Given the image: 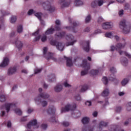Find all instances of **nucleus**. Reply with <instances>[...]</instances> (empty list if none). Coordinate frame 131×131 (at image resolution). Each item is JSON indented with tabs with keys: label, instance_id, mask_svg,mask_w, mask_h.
Listing matches in <instances>:
<instances>
[{
	"label": "nucleus",
	"instance_id": "48",
	"mask_svg": "<svg viewBox=\"0 0 131 131\" xmlns=\"http://www.w3.org/2000/svg\"><path fill=\"white\" fill-rule=\"evenodd\" d=\"M42 69H37L35 70V74H37V73H40Z\"/></svg>",
	"mask_w": 131,
	"mask_h": 131
},
{
	"label": "nucleus",
	"instance_id": "12",
	"mask_svg": "<svg viewBox=\"0 0 131 131\" xmlns=\"http://www.w3.org/2000/svg\"><path fill=\"white\" fill-rule=\"evenodd\" d=\"M62 90H63V86L60 84H57L54 87V91L55 93H60Z\"/></svg>",
	"mask_w": 131,
	"mask_h": 131
},
{
	"label": "nucleus",
	"instance_id": "43",
	"mask_svg": "<svg viewBox=\"0 0 131 131\" xmlns=\"http://www.w3.org/2000/svg\"><path fill=\"white\" fill-rule=\"evenodd\" d=\"M41 40L42 42H45L47 41V36L46 35H43L41 37Z\"/></svg>",
	"mask_w": 131,
	"mask_h": 131
},
{
	"label": "nucleus",
	"instance_id": "1",
	"mask_svg": "<svg viewBox=\"0 0 131 131\" xmlns=\"http://www.w3.org/2000/svg\"><path fill=\"white\" fill-rule=\"evenodd\" d=\"M56 39H54V37H51L49 38L50 43L51 46H53V47H56V49L60 52H63L64 51V45H63L62 42H58L57 40L58 39H61V38H64L65 37L67 41L66 43L67 47H69V46H73L75 42H77V40H74V36L71 34L67 33H58L55 34V35Z\"/></svg>",
	"mask_w": 131,
	"mask_h": 131
},
{
	"label": "nucleus",
	"instance_id": "4",
	"mask_svg": "<svg viewBox=\"0 0 131 131\" xmlns=\"http://www.w3.org/2000/svg\"><path fill=\"white\" fill-rule=\"evenodd\" d=\"M53 4H54V1L49 0L43 3L42 6L45 11H49L50 13H53L55 11V7L52 5Z\"/></svg>",
	"mask_w": 131,
	"mask_h": 131
},
{
	"label": "nucleus",
	"instance_id": "20",
	"mask_svg": "<svg viewBox=\"0 0 131 131\" xmlns=\"http://www.w3.org/2000/svg\"><path fill=\"white\" fill-rule=\"evenodd\" d=\"M83 50L86 52V53H89L90 52V41H86V45L83 46Z\"/></svg>",
	"mask_w": 131,
	"mask_h": 131
},
{
	"label": "nucleus",
	"instance_id": "21",
	"mask_svg": "<svg viewBox=\"0 0 131 131\" xmlns=\"http://www.w3.org/2000/svg\"><path fill=\"white\" fill-rule=\"evenodd\" d=\"M82 131H94V127L84 125L82 128Z\"/></svg>",
	"mask_w": 131,
	"mask_h": 131
},
{
	"label": "nucleus",
	"instance_id": "23",
	"mask_svg": "<svg viewBox=\"0 0 131 131\" xmlns=\"http://www.w3.org/2000/svg\"><path fill=\"white\" fill-rule=\"evenodd\" d=\"M55 24L56 25L55 27V30L57 31H59V30H61V28H60V25H61V21L60 20L57 19L55 21Z\"/></svg>",
	"mask_w": 131,
	"mask_h": 131
},
{
	"label": "nucleus",
	"instance_id": "50",
	"mask_svg": "<svg viewBox=\"0 0 131 131\" xmlns=\"http://www.w3.org/2000/svg\"><path fill=\"white\" fill-rule=\"evenodd\" d=\"M98 6H101L104 4V1L103 0H98L97 2Z\"/></svg>",
	"mask_w": 131,
	"mask_h": 131
},
{
	"label": "nucleus",
	"instance_id": "33",
	"mask_svg": "<svg viewBox=\"0 0 131 131\" xmlns=\"http://www.w3.org/2000/svg\"><path fill=\"white\" fill-rule=\"evenodd\" d=\"M117 48L119 50L122 49V48H124L125 47V44H122L121 43H118L116 45Z\"/></svg>",
	"mask_w": 131,
	"mask_h": 131
},
{
	"label": "nucleus",
	"instance_id": "27",
	"mask_svg": "<svg viewBox=\"0 0 131 131\" xmlns=\"http://www.w3.org/2000/svg\"><path fill=\"white\" fill-rule=\"evenodd\" d=\"M81 121L83 124H88L90 122V118L84 117L82 119Z\"/></svg>",
	"mask_w": 131,
	"mask_h": 131
},
{
	"label": "nucleus",
	"instance_id": "18",
	"mask_svg": "<svg viewBox=\"0 0 131 131\" xmlns=\"http://www.w3.org/2000/svg\"><path fill=\"white\" fill-rule=\"evenodd\" d=\"M48 77V81H49V82H54V81H56V76H55V74H52L49 75Z\"/></svg>",
	"mask_w": 131,
	"mask_h": 131
},
{
	"label": "nucleus",
	"instance_id": "63",
	"mask_svg": "<svg viewBox=\"0 0 131 131\" xmlns=\"http://www.w3.org/2000/svg\"><path fill=\"white\" fill-rule=\"evenodd\" d=\"M124 54L125 55V56L126 57H128V58H129V59H130L131 58V55H129L128 53H126V52H124Z\"/></svg>",
	"mask_w": 131,
	"mask_h": 131
},
{
	"label": "nucleus",
	"instance_id": "40",
	"mask_svg": "<svg viewBox=\"0 0 131 131\" xmlns=\"http://www.w3.org/2000/svg\"><path fill=\"white\" fill-rule=\"evenodd\" d=\"M110 71L112 73L111 74H113L114 76H115V75H114L115 73H116V72H117V71H116V69H115L114 67H112L110 69Z\"/></svg>",
	"mask_w": 131,
	"mask_h": 131
},
{
	"label": "nucleus",
	"instance_id": "44",
	"mask_svg": "<svg viewBox=\"0 0 131 131\" xmlns=\"http://www.w3.org/2000/svg\"><path fill=\"white\" fill-rule=\"evenodd\" d=\"M104 18L102 16H99L98 17L97 22L98 23H102V22H104Z\"/></svg>",
	"mask_w": 131,
	"mask_h": 131
},
{
	"label": "nucleus",
	"instance_id": "62",
	"mask_svg": "<svg viewBox=\"0 0 131 131\" xmlns=\"http://www.w3.org/2000/svg\"><path fill=\"white\" fill-rule=\"evenodd\" d=\"M114 3H115V1H111L107 4V7H109L110 5H112V4H114Z\"/></svg>",
	"mask_w": 131,
	"mask_h": 131
},
{
	"label": "nucleus",
	"instance_id": "26",
	"mask_svg": "<svg viewBox=\"0 0 131 131\" xmlns=\"http://www.w3.org/2000/svg\"><path fill=\"white\" fill-rule=\"evenodd\" d=\"M121 62L123 66H127L128 64L127 58L125 57L122 58L121 59Z\"/></svg>",
	"mask_w": 131,
	"mask_h": 131
},
{
	"label": "nucleus",
	"instance_id": "9",
	"mask_svg": "<svg viewBox=\"0 0 131 131\" xmlns=\"http://www.w3.org/2000/svg\"><path fill=\"white\" fill-rule=\"evenodd\" d=\"M113 26V23L111 21L103 23L102 24V27L103 29H104L105 30L107 29H112Z\"/></svg>",
	"mask_w": 131,
	"mask_h": 131
},
{
	"label": "nucleus",
	"instance_id": "31",
	"mask_svg": "<svg viewBox=\"0 0 131 131\" xmlns=\"http://www.w3.org/2000/svg\"><path fill=\"white\" fill-rule=\"evenodd\" d=\"M17 32H18V33H21V32H23V26H22L21 25H19L17 28Z\"/></svg>",
	"mask_w": 131,
	"mask_h": 131
},
{
	"label": "nucleus",
	"instance_id": "38",
	"mask_svg": "<svg viewBox=\"0 0 131 131\" xmlns=\"http://www.w3.org/2000/svg\"><path fill=\"white\" fill-rule=\"evenodd\" d=\"M91 19H92V17H91V15L89 14L87 16H86L85 18V23H89L90 21H91Z\"/></svg>",
	"mask_w": 131,
	"mask_h": 131
},
{
	"label": "nucleus",
	"instance_id": "8",
	"mask_svg": "<svg viewBox=\"0 0 131 131\" xmlns=\"http://www.w3.org/2000/svg\"><path fill=\"white\" fill-rule=\"evenodd\" d=\"M76 109V104L74 103L72 105L70 104H67L64 108H62L61 109V113H63V112H68L69 111H75Z\"/></svg>",
	"mask_w": 131,
	"mask_h": 131
},
{
	"label": "nucleus",
	"instance_id": "13",
	"mask_svg": "<svg viewBox=\"0 0 131 131\" xmlns=\"http://www.w3.org/2000/svg\"><path fill=\"white\" fill-rule=\"evenodd\" d=\"M17 71V67H11L8 69V74L9 75H13V74H15L16 72Z\"/></svg>",
	"mask_w": 131,
	"mask_h": 131
},
{
	"label": "nucleus",
	"instance_id": "19",
	"mask_svg": "<svg viewBox=\"0 0 131 131\" xmlns=\"http://www.w3.org/2000/svg\"><path fill=\"white\" fill-rule=\"evenodd\" d=\"M9 65V59L8 57H5L2 63L0 64V67H6V66H8Z\"/></svg>",
	"mask_w": 131,
	"mask_h": 131
},
{
	"label": "nucleus",
	"instance_id": "57",
	"mask_svg": "<svg viewBox=\"0 0 131 131\" xmlns=\"http://www.w3.org/2000/svg\"><path fill=\"white\" fill-rule=\"evenodd\" d=\"M105 103L104 104V106H107V105H109V102L108 101V98H106L105 99Z\"/></svg>",
	"mask_w": 131,
	"mask_h": 131
},
{
	"label": "nucleus",
	"instance_id": "42",
	"mask_svg": "<svg viewBox=\"0 0 131 131\" xmlns=\"http://www.w3.org/2000/svg\"><path fill=\"white\" fill-rule=\"evenodd\" d=\"M105 37H108V38H113V37H114L112 33H105Z\"/></svg>",
	"mask_w": 131,
	"mask_h": 131
},
{
	"label": "nucleus",
	"instance_id": "2",
	"mask_svg": "<svg viewBox=\"0 0 131 131\" xmlns=\"http://www.w3.org/2000/svg\"><path fill=\"white\" fill-rule=\"evenodd\" d=\"M49 97L50 95H49V94L46 92H42L40 93L38 96L36 97L34 100L37 104H41L42 107H47V106H48V101L46 100L41 101V99L47 100V99H49ZM40 98H41V99Z\"/></svg>",
	"mask_w": 131,
	"mask_h": 131
},
{
	"label": "nucleus",
	"instance_id": "46",
	"mask_svg": "<svg viewBox=\"0 0 131 131\" xmlns=\"http://www.w3.org/2000/svg\"><path fill=\"white\" fill-rule=\"evenodd\" d=\"M127 111H130V110H131V102L127 103Z\"/></svg>",
	"mask_w": 131,
	"mask_h": 131
},
{
	"label": "nucleus",
	"instance_id": "59",
	"mask_svg": "<svg viewBox=\"0 0 131 131\" xmlns=\"http://www.w3.org/2000/svg\"><path fill=\"white\" fill-rule=\"evenodd\" d=\"M123 12H124V11H123V10H120L119 11V16H120L121 17V16H123Z\"/></svg>",
	"mask_w": 131,
	"mask_h": 131
},
{
	"label": "nucleus",
	"instance_id": "10",
	"mask_svg": "<svg viewBox=\"0 0 131 131\" xmlns=\"http://www.w3.org/2000/svg\"><path fill=\"white\" fill-rule=\"evenodd\" d=\"M5 110H6L7 113H9V112H10V110H11V108H15L16 104L13 103H5Z\"/></svg>",
	"mask_w": 131,
	"mask_h": 131
},
{
	"label": "nucleus",
	"instance_id": "54",
	"mask_svg": "<svg viewBox=\"0 0 131 131\" xmlns=\"http://www.w3.org/2000/svg\"><path fill=\"white\" fill-rule=\"evenodd\" d=\"M64 86L65 88H70L71 86V85L69 84L67 82H65L64 83Z\"/></svg>",
	"mask_w": 131,
	"mask_h": 131
},
{
	"label": "nucleus",
	"instance_id": "30",
	"mask_svg": "<svg viewBox=\"0 0 131 131\" xmlns=\"http://www.w3.org/2000/svg\"><path fill=\"white\" fill-rule=\"evenodd\" d=\"M91 75H98L99 71L98 70H92L90 72Z\"/></svg>",
	"mask_w": 131,
	"mask_h": 131
},
{
	"label": "nucleus",
	"instance_id": "52",
	"mask_svg": "<svg viewBox=\"0 0 131 131\" xmlns=\"http://www.w3.org/2000/svg\"><path fill=\"white\" fill-rule=\"evenodd\" d=\"M41 126L42 129H47L48 128V125L46 124H42Z\"/></svg>",
	"mask_w": 131,
	"mask_h": 131
},
{
	"label": "nucleus",
	"instance_id": "58",
	"mask_svg": "<svg viewBox=\"0 0 131 131\" xmlns=\"http://www.w3.org/2000/svg\"><path fill=\"white\" fill-rule=\"evenodd\" d=\"M43 54L46 55V54H47V52L48 51V48L45 47L43 49Z\"/></svg>",
	"mask_w": 131,
	"mask_h": 131
},
{
	"label": "nucleus",
	"instance_id": "53",
	"mask_svg": "<svg viewBox=\"0 0 131 131\" xmlns=\"http://www.w3.org/2000/svg\"><path fill=\"white\" fill-rule=\"evenodd\" d=\"M121 111V107L120 106H118L116 108V112H117L118 113L120 112Z\"/></svg>",
	"mask_w": 131,
	"mask_h": 131
},
{
	"label": "nucleus",
	"instance_id": "56",
	"mask_svg": "<svg viewBox=\"0 0 131 131\" xmlns=\"http://www.w3.org/2000/svg\"><path fill=\"white\" fill-rule=\"evenodd\" d=\"M85 104L86 106H92V102L89 101H87L85 103Z\"/></svg>",
	"mask_w": 131,
	"mask_h": 131
},
{
	"label": "nucleus",
	"instance_id": "29",
	"mask_svg": "<svg viewBox=\"0 0 131 131\" xmlns=\"http://www.w3.org/2000/svg\"><path fill=\"white\" fill-rule=\"evenodd\" d=\"M17 21V17L15 15H12L10 18V23L14 24Z\"/></svg>",
	"mask_w": 131,
	"mask_h": 131
},
{
	"label": "nucleus",
	"instance_id": "3",
	"mask_svg": "<svg viewBox=\"0 0 131 131\" xmlns=\"http://www.w3.org/2000/svg\"><path fill=\"white\" fill-rule=\"evenodd\" d=\"M10 36L11 39V42L16 46L18 51H21V49L23 47V43L18 40V37L16 36V34L11 33Z\"/></svg>",
	"mask_w": 131,
	"mask_h": 131
},
{
	"label": "nucleus",
	"instance_id": "36",
	"mask_svg": "<svg viewBox=\"0 0 131 131\" xmlns=\"http://www.w3.org/2000/svg\"><path fill=\"white\" fill-rule=\"evenodd\" d=\"M69 21L70 24H73L74 27H76V26H77L78 25V23L76 22L72 23V19L70 17L69 18Z\"/></svg>",
	"mask_w": 131,
	"mask_h": 131
},
{
	"label": "nucleus",
	"instance_id": "25",
	"mask_svg": "<svg viewBox=\"0 0 131 131\" xmlns=\"http://www.w3.org/2000/svg\"><path fill=\"white\" fill-rule=\"evenodd\" d=\"M74 5L76 7H80L83 5V2L82 0H75L74 2Z\"/></svg>",
	"mask_w": 131,
	"mask_h": 131
},
{
	"label": "nucleus",
	"instance_id": "51",
	"mask_svg": "<svg viewBox=\"0 0 131 131\" xmlns=\"http://www.w3.org/2000/svg\"><path fill=\"white\" fill-rule=\"evenodd\" d=\"M62 125H63V126H65L66 127L67 126H69V122L64 121L62 122Z\"/></svg>",
	"mask_w": 131,
	"mask_h": 131
},
{
	"label": "nucleus",
	"instance_id": "17",
	"mask_svg": "<svg viewBox=\"0 0 131 131\" xmlns=\"http://www.w3.org/2000/svg\"><path fill=\"white\" fill-rule=\"evenodd\" d=\"M64 58L67 60V66L68 67H72V66H73V63L72 62V59L71 58L65 56H64Z\"/></svg>",
	"mask_w": 131,
	"mask_h": 131
},
{
	"label": "nucleus",
	"instance_id": "32",
	"mask_svg": "<svg viewBox=\"0 0 131 131\" xmlns=\"http://www.w3.org/2000/svg\"><path fill=\"white\" fill-rule=\"evenodd\" d=\"M89 89V86L86 84L83 85L82 86V88L81 89V92L82 93H84V92H85V91H86V90Z\"/></svg>",
	"mask_w": 131,
	"mask_h": 131
},
{
	"label": "nucleus",
	"instance_id": "47",
	"mask_svg": "<svg viewBox=\"0 0 131 131\" xmlns=\"http://www.w3.org/2000/svg\"><path fill=\"white\" fill-rule=\"evenodd\" d=\"M74 98L77 101H80L81 100L80 95L79 94L75 96Z\"/></svg>",
	"mask_w": 131,
	"mask_h": 131
},
{
	"label": "nucleus",
	"instance_id": "64",
	"mask_svg": "<svg viewBox=\"0 0 131 131\" xmlns=\"http://www.w3.org/2000/svg\"><path fill=\"white\" fill-rule=\"evenodd\" d=\"M84 32H90V28H86L84 29Z\"/></svg>",
	"mask_w": 131,
	"mask_h": 131
},
{
	"label": "nucleus",
	"instance_id": "37",
	"mask_svg": "<svg viewBox=\"0 0 131 131\" xmlns=\"http://www.w3.org/2000/svg\"><path fill=\"white\" fill-rule=\"evenodd\" d=\"M54 32H55V29L53 28H50L46 31L45 33H53Z\"/></svg>",
	"mask_w": 131,
	"mask_h": 131
},
{
	"label": "nucleus",
	"instance_id": "28",
	"mask_svg": "<svg viewBox=\"0 0 131 131\" xmlns=\"http://www.w3.org/2000/svg\"><path fill=\"white\" fill-rule=\"evenodd\" d=\"M102 97H108L109 96V89L104 90L102 93Z\"/></svg>",
	"mask_w": 131,
	"mask_h": 131
},
{
	"label": "nucleus",
	"instance_id": "6",
	"mask_svg": "<svg viewBox=\"0 0 131 131\" xmlns=\"http://www.w3.org/2000/svg\"><path fill=\"white\" fill-rule=\"evenodd\" d=\"M32 14H34L35 17L38 18V19L40 21V23H41L42 25H45V21L41 19V16L42 15V13L39 12L35 13V11H34L33 9L29 10L28 12V15H29V16H30L31 15H32Z\"/></svg>",
	"mask_w": 131,
	"mask_h": 131
},
{
	"label": "nucleus",
	"instance_id": "61",
	"mask_svg": "<svg viewBox=\"0 0 131 131\" xmlns=\"http://www.w3.org/2000/svg\"><path fill=\"white\" fill-rule=\"evenodd\" d=\"M66 29L67 30H73L74 29L73 27H66Z\"/></svg>",
	"mask_w": 131,
	"mask_h": 131
},
{
	"label": "nucleus",
	"instance_id": "24",
	"mask_svg": "<svg viewBox=\"0 0 131 131\" xmlns=\"http://www.w3.org/2000/svg\"><path fill=\"white\" fill-rule=\"evenodd\" d=\"M32 36H35L34 41H38L40 38H41V35H39L38 33H32Z\"/></svg>",
	"mask_w": 131,
	"mask_h": 131
},
{
	"label": "nucleus",
	"instance_id": "55",
	"mask_svg": "<svg viewBox=\"0 0 131 131\" xmlns=\"http://www.w3.org/2000/svg\"><path fill=\"white\" fill-rule=\"evenodd\" d=\"M129 123V121L127 120L124 122L123 125H124L125 126H127Z\"/></svg>",
	"mask_w": 131,
	"mask_h": 131
},
{
	"label": "nucleus",
	"instance_id": "45",
	"mask_svg": "<svg viewBox=\"0 0 131 131\" xmlns=\"http://www.w3.org/2000/svg\"><path fill=\"white\" fill-rule=\"evenodd\" d=\"M116 50H117V48H116V47L114 46V45H112L111 46V52H114V51H116Z\"/></svg>",
	"mask_w": 131,
	"mask_h": 131
},
{
	"label": "nucleus",
	"instance_id": "60",
	"mask_svg": "<svg viewBox=\"0 0 131 131\" xmlns=\"http://www.w3.org/2000/svg\"><path fill=\"white\" fill-rule=\"evenodd\" d=\"M12 126V123L11 121H8L7 122V127H11Z\"/></svg>",
	"mask_w": 131,
	"mask_h": 131
},
{
	"label": "nucleus",
	"instance_id": "49",
	"mask_svg": "<svg viewBox=\"0 0 131 131\" xmlns=\"http://www.w3.org/2000/svg\"><path fill=\"white\" fill-rule=\"evenodd\" d=\"M53 53L49 52L48 53V57L47 58V60H50V59H51L52 58H53Z\"/></svg>",
	"mask_w": 131,
	"mask_h": 131
},
{
	"label": "nucleus",
	"instance_id": "34",
	"mask_svg": "<svg viewBox=\"0 0 131 131\" xmlns=\"http://www.w3.org/2000/svg\"><path fill=\"white\" fill-rule=\"evenodd\" d=\"M128 82V79L127 78H124L122 81H121V84L123 85V86H124V85H126V84H127V83Z\"/></svg>",
	"mask_w": 131,
	"mask_h": 131
},
{
	"label": "nucleus",
	"instance_id": "14",
	"mask_svg": "<svg viewBox=\"0 0 131 131\" xmlns=\"http://www.w3.org/2000/svg\"><path fill=\"white\" fill-rule=\"evenodd\" d=\"M36 124H37V121L36 119H34L33 120L30 121L29 123L27 124V126L28 128L30 129L32 126H34L35 125H36Z\"/></svg>",
	"mask_w": 131,
	"mask_h": 131
},
{
	"label": "nucleus",
	"instance_id": "22",
	"mask_svg": "<svg viewBox=\"0 0 131 131\" xmlns=\"http://www.w3.org/2000/svg\"><path fill=\"white\" fill-rule=\"evenodd\" d=\"M107 125H108L107 122H105L104 121H102L99 123L98 128H99V130H101L102 129V127H105Z\"/></svg>",
	"mask_w": 131,
	"mask_h": 131
},
{
	"label": "nucleus",
	"instance_id": "16",
	"mask_svg": "<svg viewBox=\"0 0 131 131\" xmlns=\"http://www.w3.org/2000/svg\"><path fill=\"white\" fill-rule=\"evenodd\" d=\"M47 112L48 114H50V115H54V114H55V112H56V108H55L54 106L52 105L49 107Z\"/></svg>",
	"mask_w": 131,
	"mask_h": 131
},
{
	"label": "nucleus",
	"instance_id": "11",
	"mask_svg": "<svg viewBox=\"0 0 131 131\" xmlns=\"http://www.w3.org/2000/svg\"><path fill=\"white\" fill-rule=\"evenodd\" d=\"M108 80H110V81H114L115 85H117V84L119 83V81L116 79L114 74L110 75V77H108Z\"/></svg>",
	"mask_w": 131,
	"mask_h": 131
},
{
	"label": "nucleus",
	"instance_id": "5",
	"mask_svg": "<svg viewBox=\"0 0 131 131\" xmlns=\"http://www.w3.org/2000/svg\"><path fill=\"white\" fill-rule=\"evenodd\" d=\"M82 66L84 68V70L81 72V75L83 76V75H86L90 70V63H88V60L86 59H83L82 60Z\"/></svg>",
	"mask_w": 131,
	"mask_h": 131
},
{
	"label": "nucleus",
	"instance_id": "41",
	"mask_svg": "<svg viewBox=\"0 0 131 131\" xmlns=\"http://www.w3.org/2000/svg\"><path fill=\"white\" fill-rule=\"evenodd\" d=\"M0 101L1 102H5V101H6V95H0Z\"/></svg>",
	"mask_w": 131,
	"mask_h": 131
},
{
	"label": "nucleus",
	"instance_id": "15",
	"mask_svg": "<svg viewBox=\"0 0 131 131\" xmlns=\"http://www.w3.org/2000/svg\"><path fill=\"white\" fill-rule=\"evenodd\" d=\"M59 5H60L61 8H65L68 7L70 5V3H67L65 0H59L58 2Z\"/></svg>",
	"mask_w": 131,
	"mask_h": 131
},
{
	"label": "nucleus",
	"instance_id": "35",
	"mask_svg": "<svg viewBox=\"0 0 131 131\" xmlns=\"http://www.w3.org/2000/svg\"><path fill=\"white\" fill-rule=\"evenodd\" d=\"M102 80L105 85H107V84H108V78L106 77H103Z\"/></svg>",
	"mask_w": 131,
	"mask_h": 131
},
{
	"label": "nucleus",
	"instance_id": "7",
	"mask_svg": "<svg viewBox=\"0 0 131 131\" xmlns=\"http://www.w3.org/2000/svg\"><path fill=\"white\" fill-rule=\"evenodd\" d=\"M120 28L123 29L124 32H130V27L126 26V20L125 19H122L119 23Z\"/></svg>",
	"mask_w": 131,
	"mask_h": 131
},
{
	"label": "nucleus",
	"instance_id": "39",
	"mask_svg": "<svg viewBox=\"0 0 131 131\" xmlns=\"http://www.w3.org/2000/svg\"><path fill=\"white\" fill-rule=\"evenodd\" d=\"M16 114H17V115H22V111H21V110L19 108H16L14 110Z\"/></svg>",
	"mask_w": 131,
	"mask_h": 131
}]
</instances>
